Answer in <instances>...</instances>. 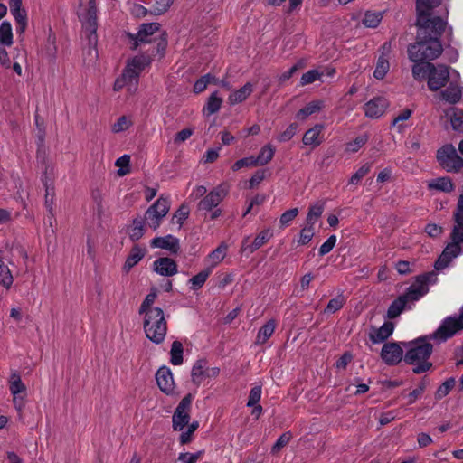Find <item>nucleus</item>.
<instances>
[{"mask_svg": "<svg viewBox=\"0 0 463 463\" xmlns=\"http://www.w3.org/2000/svg\"><path fill=\"white\" fill-rule=\"evenodd\" d=\"M416 11L417 37L408 46V56L414 64L427 63L443 52L439 38L447 26L448 0H416Z\"/></svg>", "mask_w": 463, "mask_h": 463, "instance_id": "f257e3e1", "label": "nucleus"}, {"mask_svg": "<svg viewBox=\"0 0 463 463\" xmlns=\"http://www.w3.org/2000/svg\"><path fill=\"white\" fill-rule=\"evenodd\" d=\"M463 330V320H443L441 325L433 332L420 335L411 341H402L401 345L405 349L404 362L412 365L416 374L428 372L432 367L430 358L433 353V341L441 344Z\"/></svg>", "mask_w": 463, "mask_h": 463, "instance_id": "f03ea898", "label": "nucleus"}, {"mask_svg": "<svg viewBox=\"0 0 463 463\" xmlns=\"http://www.w3.org/2000/svg\"><path fill=\"white\" fill-rule=\"evenodd\" d=\"M437 278L434 272L418 276L408 288L406 293L391 304L388 309V318H396L403 310L411 308L415 301L428 293L430 284H434Z\"/></svg>", "mask_w": 463, "mask_h": 463, "instance_id": "7ed1b4c3", "label": "nucleus"}, {"mask_svg": "<svg viewBox=\"0 0 463 463\" xmlns=\"http://www.w3.org/2000/svg\"><path fill=\"white\" fill-rule=\"evenodd\" d=\"M411 73L415 80H427L428 88L431 91L441 90L454 76L460 77L458 71L450 70L444 64L435 65L431 62L413 64Z\"/></svg>", "mask_w": 463, "mask_h": 463, "instance_id": "20e7f679", "label": "nucleus"}, {"mask_svg": "<svg viewBox=\"0 0 463 463\" xmlns=\"http://www.w3.org/2000/svg\"><path fill=\"white\" fill-rule=\"evenodd\" d=\"M149 63V58L143 55L131 59L123 71L121 77L116 80L114 90L118 91L126 88L130 94L135 93L137 90L139 74Z\"/></svg>", "mask_w": 463, "mask_h": 463, "instance_id": "39448f33", "label": "nucleus"}, {"mask_svg": "<svg viewBox=\"0 0 463 463\" xmlns=\"http://www.w3.org/2000/svg\"><path fill=\"white\" fill-rule=\"evenodd\" d=\"M80 18L82 23L84 33L88 37L90 53L91 54L92 52H94V57H97V9L95 0H89V8L86 14L80 15Z\"/></svg>", "mask_w": 463, "mask_h": 463, "instance_id": "423d86ee", "label": "nucleus"}, {"mask_svg": "<svg viewBox=\"0 0 463 463\" xmlns=\"http://www.w3.org/2000/svg\"><path fill=\"white\" fill-rule=\"evenodd\" d=\"M439 164L448 172H458L463 167V159L452 145H445L437 152Z\"/></svg>", "mask_w": 463, "mask_h": 463, "instance_id": "0eeeda50", "label": "nucleus"}, {"mask_svg": "<svg viewBox=\"0 0 463 463\" xmlns=\"http://www.w3.org/2000/svg\"><path fill=\"white\" fill-rule=\"evenodd\" d=\"M170 200L160 196L146 212V220L147 224L153 230H156L163 218L168 213L170 209Z\"/></svg>", "mask_w": 463, "mask_h": 463, "instance_id": "6e6552de", "label": "nucleus"}, {"mask_svg": "<svg viewBox=\"0 0 463 463\" xmlns=\"http://www.w3.org/2000/svg\"><path fill=\"white\" fill-rule=\"evenodd\" d=\"M193 401L191 393L186 394L177 405L173 417V429L174 430H182L188 425L190 420V411Z\"/></svg>", "mask_w": 463, "mask_h": 463, "instance_id": "1a4fd4ad", "label": "nucleus"}, {"mask_svg": "<svg viewBox=\"0 0 463 463\" xmlns=\"http://www.w3.org/2000/svg\"><path fill=\"white\" fill-rule=\"evenodd\" d=\"M229 186L226 184H221L212 189L198 203V209L202 211H212L215 209L227 196Z\"/></svg>", "mask_w": 463, "mask_h": 463, "instance_id": "9d476101", "label": "nucleus"}, {"mask_svg": "<svg viewBox=\"0 0 463 463\" xmlns=\"http://www.w3.org/2000/svg\"><path fill=\"white\" fill-rule=\"evenodd\" d=\"M144 330L151 342L159 345L164 342L166 335V320H144Z\"/></svg>", "mask_w": 463, "mask_h": 463, "instance_id": "9b49d317", "label": "nucleus"}, {"mask_svg": "<svg viewBox=\"0 0 463 463\" xmlns=\"http://www.w3.org/2000/svg\"><path fill=\"white\" fill-rule=\"evenodd\" d=\"M158 33L160 42L158 49L164 51L166 47V39L164 33L160 32V25L156 23L144 24L137 33V43H150L153 41V35Z\"/></svg>", "mask_w": 463, "mask_h": 463, "instance_id": "f8f14e48", "label": "nucleus"}, {"mask_svg": "<svg viewBox=\"0 0 463 463\" xmlns=\"http://www.w3.org/2000/svg\"><path fill=\"white\" fill-rule=\"evenodd\" d=\"M381 358L389 366L397 365L404 360L403 347L400 343H386L383 345Z\"/></svg>", "mask_w": 463, "mask_h": 463, "instance_id": "ddd939ff", "label": "nucleus"}, {"mask_svg": "<svg viewBox=\"0 0 463 463\" xmlns=\"http://www.w3.org/2000/svg\"><path fill=\"white\" fill-rule=\"evenodd\" d=\"M156 381L161 392L167 395L174 393L175 382L169 367L161 366L156 373Z\"/></svg>", "mask_w": 463, "mask_h": 463, "instance_id": "4468645a", "label": "nucleus"}, {"mask_svg": "<svg viewBox=\"0 0 463 463\" xmlns=\"http://www.w3.org/2000/svg\"><path fill=\"white\" fill-rule=\"evenodd\" d=\"M389 103L386 99L382 97L374 98L365 103L364 108V114L370 118H379L383 115Z\"/></svg>", "mask_w": 463, "mask_h": 463, "instance_id": "2eb2a0df", "label": "nucleus"}, {"mask_svg": "<svg viewBox=\"0 0 463 463\" xmlns=\"http://www.w3.org/2000/svg\"><path fill=\"white\" fill-rule=\"evenodd\" d=\"M459 78L450 79L449 85L440 91V98L449 104L458 103L462 97V88L458 83Z\"/></svg>", "mask_w": 463, "mask_h": 463, "instance_id": "dca6fc26", "label": "nucleus"}, {"mask_svg": "<svg viewBox=\"0 0 463 463\" xmlns=\"http://www.w3.org/2000/svg\"><path fill=\"white\" fill-rule=\"evenodd\" d=\"M153 269L155 272L164 277H171L178 272L176 262L167 257L156 260L153 262Z\"/></svg>", "mask_w": 463, "mask_h": 463, "instance_id": "f3484780", "label": "nucleus"}, {"mask_svg": "<svg viewBox=\"0 0 463 463\" xmlns=\"http://www.w3.org/2000/svg\"><path fill=\"white\" fill-rule=\"evenodd\" d=\"M393 330L394 324L391 320H385V322L380 327L371 328L369 333L370 340L373 344L383 343L392 335Z\"/></svg>", "mask_w": 463, "mask_h": 463, "instance_id": "a211bd4d", "label": "nucleus"}, {"mask_svg": "<svg viewBox=\"0 0 463 463\" xmlns=\"http://www.w3.org/2000/svg\"><path fill=\"white\" fill-rule=\"evenodd\" d=\"M272 236L273 233L271 230H263L255 237L251 244H248L249 238L244 239L241 244V250H248L250 253H252L256 251L258 249H260L261 246H263L265 243H267L272 238Z\"/></svg>", "mask_w": 463, "mask_h": 463, "instance_id": "6ab92c4d", "label": "nucleus"}, {"mask_svg": "<svg viewBox=\"0 0 463 463\" xmlns=\"http://www.w3.org/2000/svg\"><path fill=\"white\" fill-rule=\"evenodd\" d=\"M324 125L316 124L313 128L307 130L303 136L302 142L305 146L317 147L323 142L322 132Z\"/></svg>", "mask_w": 463, "mask_h": 463, "instance_id": "aec40b11", "label": "nucleus"}, {"mask_svg": "<svg viewBox=\"0 0 463 463\" xmlns=\"http://www.w3.org/2000/svg\"><path fill=\"white\" fill-rule=\"evenodd\" d=\"M151 247L164 249L170 252L176 253L179 250V241L173 235L156 237L151 241Z\"/></svg>", "mask_w": 463, "mask_h": 463, "instance_id": "412c9836", "label": "nucleus"}, {"mask_svg": "<svg viewBox=\"0 0 463 463\" xmlns=\"http://www.w3.org/2000/svg\"><path fill=\"white\" fill-rule=\"evenodd\" d=\"M228 245L222 242L215 250L211 251L205 258L206 268H211V271L218 266L226 257Z\"/></svg>", "mask_w": 463, "mask_h": 463, "instance_id": "4be33fe9", "label": "nucleus"}, {"mask_svg": "<svg viewBox=\"0 0 463 463\" xmlns=\"http://www.w3.org/2000/svg\"><path fill=\"white\" fill-rule=\"evenodd\" d=\"M254 86L250 82H247L241 88L233 90L228 97L230 105H236L243 102L252 93Z\"/></svg>", "mask_w": 463, "mask_h": 463, "instance_id": "5701e85b", "label": "nucleus"}, {"mask_svg": "<svg viewBox=\"0 0 463 463\" xmlns=\"http://www.w3.org/2000/svg\"><path fill=\"white\" fill-rule=\"evenodd\" d=\"M428 188L443 193H450L454 190L455 185L449 176H441L431 179L428 182Z\"/></svg>", "mask_w": 463, "mask_h": 463, "instance_id": "b1692460", "label": "nucleus"}, {"mask_svg": "<svg viewBox=\"0 0 463 463\" xmlns=\"http://www.w3.org/2000/svg\"><path fill=\"white\" fill-rule=\"evenodd\" d=\"M324 107L321 100H312L307 103L304 108L299 109L296 114V118L299 120H306L308 117L318 113Z\"/></svg>", "mask_w": 463, "mask_h": 463, "instance_id": "393cba45", "label": "nucleus"}, {"mask_svg": "<svg viewBox=\"0 0 463 463\" xmlns=\"http://www.w3.org/2000/svg\"><path fill=\"white\" fill-rule=\"evenodd\" d=\"M222 99L219 96L218 91L213 92L208 98L204 107L203 108V113L205 116H211L218 112L222 107Z\"/></svg>", "mask_w": 463, "mask_h": 463, "instance_id": "a878e982", "label": "nucleus"}, {"mask_svg": "<svg viewBox=\"0 0 463 463\" xmlns=\"http://www.w3.org/2000/svg\"><path fill=\"white\" fill-rule=\"evenodd\" d=\"M146 250L139 248L138 246H135L128 257L126 260V262L123 266V269L126 272H128L134 266H136L145 256Z\"/></svg>", "mask_w": 463, "mask_h": 463, "instance_id": "bb28decb", "label": "nucleus"}, {"mask_svg": "<svg viewBox=\"0 0 463 463\" xmlns=\"http://www.w3.org/2000/svg\"><path fill=\"white\" fill-rule=\"evenodd\" d=\"M207 362L203 359L197 360L195 364H194L192 371H191V378L192 382L196 384L200 385L203 382V380L205 378V367H206Z\"/></svg>", "mask_w": 463, "mask_h": 463, "instance_id": "cd10ccee", "label": "nucleus"}, {"mask_svg": "<svg viewBox=\"0 0 463 463\" xmlns=\"http://www.w3.org/2000/svg\"><path fill=\"white\" fill-rule=\"evenodd\" d=\"M383 18V12L366 11L361 23L366 28L374 29L378 27Z\"/></svg>", "mask_w": 463, "mask_h": 463, "instance_id": "c85d7f7f", "label": "nucleus"}, {"mask_svg": "<svg viewBox=\"0 0 463 463\" xmlns=\"http://www.w3.org/2000/svg\"><path fill=\"white\" fill-rule=\"evenodd\" d=\"M14 43L12 24L8 21H3L0 24V44L10 47Z\"/></svg>", "mask_w": 463, "mask_h": 463, "instance_id": "c756f323", "label": "nucleus"}, {"mask_svg": "<svg viewBox=\"0 0 463 463\" xmlns=\"http://www.w3.org/2000/svg\"><path fill=\"white\" fill-rule=\"evenodd\" d=\"M390 70L389 59L385 54H382L378 57L375 69L373 71V77L376 80H383Z\"/></svg>", "mask_w": 463, "mask_h": 463, "instance_id": "7c9ffc66", "label": "nucleus"}, {"mask_svg": "<svg viewBox=\"0 0 463 463\" xmlns=\"http://www.w3.org/2000/svg\"><path fill=\"white\" fill-rule=\"evenodd\" d=\"M274 321L275 320H268L267 323L260 328L256 338L257 345L265 344L267 340L273 335L276 328Z\"/></svg>", "mask_w": 463, "mask_h": 463, "instance_id": "2f4dec72", "label": "nucleus"}, {"mask_svg": "<svg viewBox=\"0 0 463 463\" xmlns=\"http://www.w3.org/2000/svg\"><path fill=\"white\" fill-rule=\"evenodd\" d=\"M212 273L211 268H205L202 271H200L198 274L193 276L189 280L188 284L190 285V288L192 290H197L201 288L205 281L207 280L208 277Z\"/></svg>", "mask_w": 463, "mask_h": 463, "instance_id": "473e14b6", "label": "nucleus"}, {"mask_svg": "<svg viewBox=\"0 0 463 463\" xmlns=\"http://www.w3.org/2000/svg\"><path fill=\"white\" fill-rule=\"evenodd\" d=\"M275 154V148L271 145H266L264 146L257 157L254 156V161L256 165H264L268 164Z\"/></svg>", "mask_w": 463, "mask_h": 463, "instance_id": "72a5a7b5", "label": "nucleus"}, {"mask_svg": "<svg viewBox=\"0 0 463 463\" xmlns=\"http://www.w3.org/2000/svg\"><path fill=\"white\" fill-rule=\"evenodd\" d=\"M183 345L179 341H174L170 350V362L173 365H180L183 364Z\"/></svg>", "mask_w": 463, "mask_h": 463, "instance_id": "f704fd0d", "label": "nucleus"}, {"mask_svg": "<svg viewBox=\"0 0 463 463\" xmlns=\"http://www.w3.org/2000/svg\"><path fill=\"white\" fill-rule=\"evenodd\" d=\"M133 125V120L130 116H121L111 126V131L114 134H118L128 130Z\"/></svg>", "mask_w": 463, "mask_h": 463, "instance_id": "c9c22d12", "label": "nucleus"}, {"mask_svg": "<svg viewBox=\"0 0 463 463\" xmlns=\"http://www.w3.org/2000/svg\"><path fill=\"white\" fill-rule=\"evenodd\" d=\"M447 115L450 117V123L455 131H463V110L451 109Z\"/></svg>", "mask_w": 463, "mask_h": 463, "instance_id": "e433bc0d", "label": "nucleus"}, {"mask_svg": "<svg viewBox=\"0 0 463 463\" xmlns=\"http://www.w3.org/2000/svg\"><path fill=\"white\" fill-rule=\"evenodd\" d=\"M16 23V33L19 35H23L24 32L27 29L28 26V19H27V13L24 12H16L14 14H11Z\"/></svg>", "mask_w": 463, "mask_h": 463, "instance_id": "4c0bfd02", "label": "nucleus"}, {"mask_svg": "<svg viewBox=\"0 0 463 463\" xmlns=\"http://www.w3.org/2000/svg\"><path fill=\"white\" fill-rule=\"evenodd\" d=\"M455 379L453 377L448 378L444 383H442L435 392V399L441 400L446 397L455 386Z\"/></svg>", "mask_w": 463, "mask_h": 463, "instance_id": "58836bf2", "label": "nucleus"}, {"mask_svg": "<svg viewBox=\"0 0 463 463\" xmlns=\"http://www.w3.org/2000/svg\"><path fill=\"white\" fill-rule=\"evenodd\" d=\"M411 109H403L393 118L392 127L396 128L399 133L402 132L406 127L403 122L408 120L411 117Z\"/></svg>", "mask_w": 463, "mask_h": 463, "instance_id": "ea45409f", "label": "nucleus"}, {"mask_svg": "<svg viewBox=\"0 0 463 463\" xmlns=\"http://www.w3.org/2000/svg\"><path fill=\"white\" fill-rule=\"evenodd\" d=\"M345 302V298L343 295H338L337 297L332 298L327 306L326 307L324 313L326 316L333 315L337 310L341 309Z\"/></svg>", "mask_w": 463, "mask_h": 463, "instance_id": "a19ab883", "label": "nucleus"}, {"mask_svg": "<svg viewBox=\"0 0 463 463\" xmlns=\"http://www.w3.org/2000/svg\"><path fill=\"white\" fill-rule=\"evenodd\" d=\"M145 225L140 219H135L129 230V237L133 241H138L144 235Z\"/></svg>", "mask_w": 463, "mask_h": 463, "instance_id": "79ce46f5", "label": "nucleus"}, {"mask_svg": "<svg viewBox=\"0 0 463 463\" xmlns=\"http://www.w3.org/2000/svg\"><path fill=\"white\" fill-rule=\"evenodd\" d=\"M14 279L9 268L0 260V284L9 288L13 284Z\"/></svg>", "mask_w": 463, "mask_h": 463, "instance_id": "37998d69", "label": "nucleus"}, {"mask_svg": "<svg viewBox=\"0 0 463 463\" xmlns=\"http://www.w3.org/2000/svg\"><path fill=\"white\" fill-rule=\"evenodd\" d=\"M151 13L156 15L162 14L168 10L173 0H152Z\"/></svg>", "mask_w": 463, "mask_h": 463, "instance_id": "c03bdc74", "label": "nucleus"}, {"mask_svg": "<svg viewBox=\"0 0 463 463\" xmlns=\"http://www.w3.org/2000/svg\"><path fill=\"white\" fill-rule=\"evenodd\" d=\"M203 454V452L202 450L195 453L181 452L178 455L176 463H197Z\"/></svg>", "mask_w": 463, "mask_h": 463, "instance_id": "a18cd8bd", "label": "nucleus"}, {"mask_svg": "<svg viewBox=\"0 0 463 463\" xmlns=\"http://www.w3.org/2000/svg\"><path fill=\"white\" fill-rule=\"evenodd\" d=\"M368 140L366 134L357 137L353 141L346 144V151L350 153L357 152Z\"/></svg>", "mask_w": 463, "mask_h": 463, "instance_id": "49530a36", "label": "nucleus"}, {"mask_svg": "<svg viewBox=\"0 0 463 463\" xmlns=\"http://www.w3.org/2000/svg\"><path fill=\"white\" fill-rule=\"evenodd\" d=\"M25 391V386L23 383L18 374H13L11 376L10 392L13 396L18 395Z\"/></svg>", "mask_w": 463, "mask_h": 463, "instance_id": "de8ad7c7", "label": "nucleus"}, {"mask_svg": "<svg viewBox=\"0 0 463 463\" xmlns=\"http://www.w3.org/2000/svg\"><path fill=\"white\" fill-rule=\"evenodd\" d=\"M292 435L290 431H286L281 434L279 439L276 440L274 445L271 448V453L275 454L279 452L282 448H284L291 439Z\"/></svg>", "mask_w": 463, "mask_h": 463, "instance_id": "09e8293b", "label": "nucleus"}, {"mask_svg": "<svg viewBox=\"0 0 463 463\" xmlns=\"http://www.w3.org/2000/svg\"><path fill=\"white\" fill-rule=\"evenodd\" d=\"M320 77H321V73L318 71L310 70L301 76L300 85L305 86L307 84H311L314 81L319 80Z\"/></svg>", "mask_w": 463, "mask_h": 463, "instance_id": "8fccbe9b", "label": "nucleus"}, {"mask_svg": "<svg viewBox=\"0 0 463 463\" xmlns=\"http://www.w3.org/2000/svg\"><path fill=\"white\" fill-rule=\"evenodd\" d=\"M315 235L314 228H310L309 226H304L299 234V239L298 241V244L306 245L307 244Z\"/></svg>", "mask_w": 463, "mask_h": 463, "instance_id": "3c124183", "label": "nucleus"}, {"mask_svg": "<svg viewBox=\"0 0 463 463\" xmlns=\"http://www.w3.org/2000/svg\"><path fill=\"white\" fill-rule=\"evenodd\" d=\"M370 165H362L350 178L349 184H357L369 173Z\"/></svg>", "mask_w": 463, "mask_h": 463, "instance_id": "603ef678", "label": "nucleus"}, {"mask_svg": "<svg viewBox=\"0 0 463 463\" xmlns=\"http://www.w3.org/2000/svg\"><path fill=\"white\" fill-rule=\"evenodd\" d=\"M298 214V208H292L290 210L286 211L283 213L279 219V223L281 227L288 226Z\"/></svg>", "mask_w": 463, "mask_h": 463, "instance_id": "864d4df0", "label": "nucleus"}, {"mask_svg": "<svg viewBox=\"0 0 463 463\" xmlns=\"http://www.w3.org/2000/svg\"><path fill=\"white\" fill-rule=\"evenodd\" d=\"M212 74L208 73L198 79L194 85V91L195 93L203 92L209 84H211Z\"/></svg>", "mask_w": 463, "mask_h": 463, "instance_id": "5fc2aeb1", "label": "nucleus"}, {"mask_svg": "<svg viewBox=\"0 0 463 463\" xmlns=\"http://www.w3.org/2000/svg\"><path fill=\"white\" fill-rule=\"evenodd\" d=\"M260 398H261V387L260 386L252 387L250 391L247 406L248 407L255 406L257 403H259V402L260 401Z\"/></svg>", "mask_w": 463, "mask_h": 463, "instance_id": "6e6d98bb", "label": "nucleus"}, {"mask_svg": "<svg viewBox=\"0 0 463 463\" xmlns=\"http://www.w3.org/2000/svg\"><path fill=\"white\" fill-rule=\"evenodd\" d=\"M188 216L189 208L186 205H181L173 216V222H176L181 226Z\"/></svg>", "mask_w": 463, "mask_h": 463, "instance_id": "4d7b16f0", "label": "nucleus"}, {"mask_svg": "<svg viewBox=\"0 0 463 463\" xmlns=\"http://www.w3.org/2000/svg\"><path fill=\"white\" fill-rule=\"evenodd\" d=\"M336 243V236L331 235L327 240L320 246L318 252L320 256H324L329 253Z\"/></svg>", "mask_w": 463, "mask_h": 463, "instance_id": "13d9d810", "label": "nucleus"}, {"mask_svg": "<svg viewBox=\"0 0 463 463\" xmlns=\"http://www.w3.org/2000/svg\"><path fill=\"white\" fill-rule=\"evenodd\" d=\"M157 297L156 291L153 289L145 298L143 301L140 308H139V314H144L148 308L154 307L153 304L156 301V298Z\"/></svg>", "mask_w": 463, "mask_h": 463, "instance_id": "bf43d9fd", "label": "nucleus"}, {"mask_svg": "<svg viewBox=\"0 0 463 463\" xmlns=\"http://www.w3.org/2000/svg\"><path fill=\"white\" fill-rule=\"evenodd\" d=\"M298 125L296 123L290 124L287 129L282 132L278 137L279 142H287L290 140L297 133Z\"/></svg>", "mask_w": 463, "mask_h": 463, "instance_id": "052dcab7", "label": "nucleus"}, {"mask_svg": "<svg viewBox=\"0 0 463 463\" xmlns=\"http://www.w3.org/2000/svg\"><path fill=\"white\" fill-rule=\"evenodd\" d=\"M251 166H257L254 161V156H249L241 158L238 161H236L232 165L233 171H238L243 167H251Z\"/></svg>", "mask_w": 463, "mask_h": 463, "instance_id": "680f3d73", "label": "nucleus"}, {"mask_svg": "<svg viewBox=\"0 0 463 463\" xmlns=\"http://www.w3.org/2000/svg\"><path fill=\"white\" fill-rule=\"evenodd\" d=\"M425 232L430 237L436 238L442 233L443 229L436 223H429L425 227Z\"/></svg>", "mask_w": 463, "mask_h": 463, "instance_id": "e2e57ef3", "label": "nucleus"}, {"mask_svg": "<svg viewBox=\"0 0 463 463\" xmlns=\"http://www.w3.org/2000/svg\"><path fill=\"white\" fill-rule=\"evenodd\" d=\"M193 133L194 131L192 128H184L175 135L174 141L175 144L183 143L190 138Z\"/></svg>", "mask_w": 463, "mask_h": 463, "instance_id": "0e129e2a", "label": "nucleus"}, {"mask_svg": "<svg viewBox=\"0 0 463 463\" xmlns=\"http://www.w3.org/2000/svg\"><path fill=\"white\" fill-rule=\"evenodd\" d=\"M303 65H302V62H298L296 63L295 65H293L290 69H288V71L282 72L279 77V81L280 82H284L288 80H289L293 74L299 69L301 68Z\"/></svg>", "mask_w": 463, "mask_h": 463, "instance_id": "69168bd1", "label": "nucleus"}, {"mask_svg": "<svg viewBox=\"0 0 463 463\" xmlns=\"http://www.w3.org/2000/svg\"><path fill=\"white\" fill-rule=\"evenodd\" d=\"M353 355L346 352L340 356V358L335 362V365L337 369H345L347 364L352 361Z\"/></svg>", "mask_w": 463, "mask_h": 463, "instance_id": "338daca9", "label": "nucleus"}, {"mask_svg": "<svg viewBox=\"0 0 463 463\" xmlns=\"http://www.w3.org/2000/svg\"><path fill=\"white\" fill-rule=\"evenodd\" d=\"M145 318H164V312L159 307H150L144 314Z\"/></svg>", "mask_w": 463, "mask_h": 463, "instance_id": "774afa93", "label": "nucleus"}]
</instances>
